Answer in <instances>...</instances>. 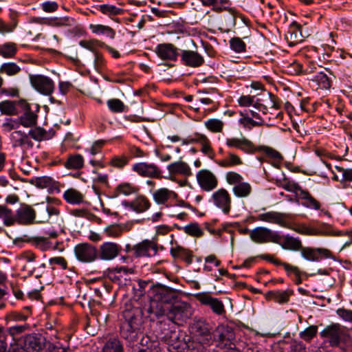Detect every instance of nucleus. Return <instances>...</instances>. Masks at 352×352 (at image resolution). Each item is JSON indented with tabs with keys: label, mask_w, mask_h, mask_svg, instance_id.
<instances>
[{
	"label": "nucleus",
	"mask_w": 352,
	"mask_h": 352,
	"mask_svg": "<svg viewBox=\"0 0 352 352\" xmlns=\"http://www.w3.org/2000/svg\"><path fill=\"white\" fill-rule=\"evenodd\" d=\"M208 130L214 133L221 132L223 130V123L218 119H210L205 122Z\"/></svg>",
	"instance_id": "obj_53"
},
{
	"label": "nucleus",
	"mask_w": 352,
	"mask_h": 352,
	"mask_svg": "<svg viewBox=\"0 0 352 352\" xmlns=\"http://www.w3.org/2000/svg\"><path fill=\"white\" fill-rule=\"evenodd\" d=\"M154 301L160 302L163 306L172 305L180 298V292L177 289L157 283L153 287Z\"/></svg>",
	"instance_id": "obj_5"
},
{
	"label": "nucleus",
	"mask_w": 352,
	"mask_h": 352,
	"mask_svg": "<svg viewBox=\"0 0 352 352\" xmlns=\"http://www.w3.org/2000/svg\"><path fill=\"white\" fill-rule=\"evenodd\" d=\"M133 170L143 177L151 178L162 177V171L154 164L137 163L133 165Z\"/></svg>",
	"instance_id": "obj_19"
},
{
	"label": "nucleus",
	"mask_w": 352,
	"mask_h": 352,
	"mask_svg": "<svg viewBox=\"0 0 352 352\" xmlns=\"http://www.w3.org/2000/svg\"><path fill=\"white\" fill-rule=\"evenodd\" d=\"M122 232V226L118 224L109 226L104 230V232L107 234V236L113 237L120 236Z\"/></svg>",
	"instance_id": "obj_55"
},
{
	"label": "nucleus",
	"mask_w": 352,
	"mask_h": 352,
	"mask_svg": "<svg viewBox=\"0 0 352 352\" xmlns=\"http://www.w3.org/2000/svg\"><path fill=\"white\" fill-rule=\"evenodd\" d=\"M170 174H182L186 176L191 175L192 173L189 166L183 161H178L170 164L167 166Z\"/></svg>",
	"instance_id": "obj_32"
},
{
	"label": "nucleus",
	"mask_w": 352,
	"mask_h": 352,
	"mask_svg": "<svg viewBox=\"0 0 352 352\" xmlns=\"http://www.w3.org/2000/svg\"><path fill=\"white\" fill-rule=\"evenodd\" d=\"M28 134L31 136L32 138L36 141H41L44 139L46 131L41 127H35L29 131Z\"/></svg>",
	"instance_id": "obj_54"
},
{
	"label": "nucleus",
	"mask_w": 352,
	"mask_h": 352,
	"mask_svg": "<svg viewBox=\"0 0 352 352\" xmlns=\"http://www.w3.org/2000/svg\"><path fill=\"white\" fill-rule=\"evenodd\" d=\"M291 352H307L305 344L301 341L293 340L290 344Z\"/></svg>",
	"instance_id": "obj_62"
},
{
	"label": "nucleus",
	"mask_w": 352,
	"mask_h": 352,
	"mask_svg": "<svg viewBox=\"0 0 352 352\" xmlns=\"http://www.w3.org/2000/svg\"><path fill=\"white\" fill-rule=\"evenodd\" d=\"M226 180L230 184L236 185L242 182L243 177L239 173L231 171L226 174Z\"/></svg>",
	"instance_id": "obj_57"
},
{
	"label": "nucleus",
	"mask_w": 352,
	"mask_h": 352,
	"mask_svg": "<svg viewBox=\"0 0 352 352\" xmlns=\"http://www.w3.org/2000/svg\"><path fill=\"white\" fill-rule=\"evenodd\" d=\"M161 342L167 344L168 350L170 352H182L183 346L185 344L182 339V334L177 329Z\"/></svg>",
	"instance_id": "obj_25"
},
{
	"label": "nucleus",
	"mask_w": 352,
	"mask_h": 352,
	"mask_svg": "<svg viewBox=\"0 0 352 352\" xmlns=\"http://www.w3.org/2000/svg\"><path fill=\"white\" fill-rule=\"evenodd\" d=\"M65 200L70 204H79L83 201V195L74 188L67 190L63 194Z\"/></svg>",
	"instance_id": "obj_38"
},
{
	"label": "nucleus",
	"mask_w": 352,
	"mask_h": 352,
	"mask_svg": "<svg viewBox=\"0 0 352 352\" xmlns=\"http://www.w3.org/2000/svg\"><path fill=\"white\" fill-rule=\"evenodd\" d=\"M138 190L139 189L138 187L133 186L130 183H121L120 184L118 185L115 188V191L112 195V197H117L120 194L128 196L131 194L137 192Z\"/></svg>",
	"instance_id": "obj_36"
},
{
	"label": "nucleus",
	"mask_w": 352,
	"mask_h": 352,
	"mask_svg": "<svg viewBox=\"0 0 352 352\" xmlns=\"http://www.w3.org/2000/svg\"><path fill=\"white\" fill-rule=\"evenodd\" d=\"M167 308L157 301L152 302L150 306L146 309V318L151 322H156L161 320L163 318H166Z\"/></svg>",
	"instance_id": "obj_26"
},
{
	"label": "nucleus",
	"mask_w": 352,
	"mask_h": 352,
	"mask_svg": "<svg viewBox=\"0 0 352 352\" xmlns=\"http://www.w3.org/2000/svg\"><path fill=\"white\" fill-rule=\"evenodd\" d=\"M250 239L255 243H264L272 242L279 243L282 239L278 232L271 230L265 227H257L253 229L250 234Z\"/></svg>",
	"instance_id": "obj_7"
},
{
	"label": "nucleus",
	"mask_w": 352,
	"mask_h": 352,
	"mask_svg": "<svg viewBox=\"0 0 352 352\" xmlns=\"http://www.w3.org/2000/svg\"><path fill=\"white\" fill-rule=\"evenodd\" d=\"M188 328L192 340L186 345L210 346L212 344V327L206 319L195 317L189 324Z\"/></svg>",
	"instance_id": "obj_1"
},
{
	"label": "nucleus",
	"mask_w": 352,
	"mask_h": 352,
	"mask_svg": "<svg viewBox=\"0 0 352 352\" xmlns=\"http://www.w3.org/2000/svg\"><path fill=\"white\" fill-rule=\"evenodd\" d=\"M195 297L201 304L210 307L214 314L222 315L226 313L222 301L211 296L208 293H198L195 295Z\"/></svg>",
	"instance_id": "obj_11"
},
{
	"label": "nucleus",
	"mask_w": 352,
	"mask_h": 352,
	"mask_svg": "<svg viewBox=\"0 0 352 352\" xmlns=\"http://www.w3.org/2000/svg\"><path fill=\"white\" fill-rule=\"evenodd\" d=\"M16 52V45L13 43H6L0 45V55L5 58L12 57Z\"/></svg>",
	"instance_id": "obj_48"
},
{
	"label": "nucleus",
	"mask_w": 352,
	"mask_h": 352,
	"mask_svg": "<svg viewBox=\"0 0 352 352\" xmlns=\"http://www.w3.org/2000/svg\"><path fill=\"white\" fill-rule=\"evenodd\" d=\"M318 327L316 325H310L304 331L300 332V338L306 342H310L316 335Z\"/></svg>",
	"instance_id": "obj_49"
},
{
	"label": "nucleus",
	"mask_w": 352,
	"mask_h": 352,
	"mask_svg": "<svg viewBox=\"0 0 352 352\" xmlns=\"http://www.w3.org/2000/svg\"><path fill=\"white\" fill-rule=\"evenodd\" d=\"M257 150H263L268 156L273 159L278 160H282L283 159L282 155L278 151L268 146H262Z\"/></svg>",
	"instance_id": "obj_61"
},
{
	"label": "nucleus",
	"mask_w": 352,
	"mask_h": 352,
	"mask_svg": "<svg viewBox=\"0 0 352 352\" xmlns=\"http://www.w3.org/2000/svg\"><path fill=\"white\" fill-rule=\"evenodd\" d=\"M23 241L32 243L35 247L45 252L50 248L51 243L47 237L33 236L23 239Z\"/></svg>",
	"instance_id": "obj_35"
},
{
	"label": "nucleus",
	"mask_w": 352,
	"mask_h": 352,
	"mask_svg": "<svg viewBox=\"0 0 352 352\" xmlns=\"http://www.w3.org/2000/svg\"><path fill=\"white\" fill-rule=\"evenodd\" d=\"M320 336L322 338H327L330 346L336 347L341 343H346L350 339V336L338 323H332L327 325L321 332Z\"/></svg>",
	"instance_id": "obj_3"
},
{
	"label": "nucleus",
	"mask_w": 352,
	"mask_h": 352,
	"mask_svg": "<svg viewBox=\"0 0 352 352\" xmlns=\"http://www.w3.org/2000/svg\"><path fill=\"white\" fill-rule=\"evenodd\" d=\"M166 307L167 308L166 317L176 322L185 321L190 314L189 304L182 301L181 298L172 305H168Z\"/></svg>",
	"instance_id": "obj_6"
},
{
	"label": "nucleus",
	"mask_w": 352,
	"mask_h": 352,
	"mask_svg": "<svg viewBox=\"0 0 352 352\" xmlns=\"http://www.w3.org/2000/svg\"><path fill=\"white\" fill-rule=\"evenodd\" d=\"M21 68L14 63H6L0 67V73H6L8 76L18 74Z\"/></svg>",
	"instance_id": "obj_51"
},
{
	"label": "nucleus",
	"mask_w": 352,
	"mask_h": 352,
	"mask_svg": "<svg viewBox=\"0 0 352 352\" xmlns=\"http://www.w3.org/2000/svg\"><path fill=\"white\" fill-rule=\"evenodd\" d=\"M36 212L31 206L21 204V207L16 210V223L21 225L34 223Z\"/></svg>",
	"instance_id": "obj_16"
},
{
	"label": "nucleus",
	"mask_w": 352,
	"mask_h": 352,
	"mask_svg": "<svg viewBox=\"0 0 352 352\" xmlns=\"http://www.w3.org/2000/svg\"><path fill=\"white\" fill-rule=\"evenodd\" d=\"M97 8L102 14L109 16L119 15L123 12V10L122 8H117L113 5L102 4L98 6Z\"/></svg>",
	"instance_id": "obj_45"
},
{
	"label": "nucleus",
	"mask_w": 352,
	"mask_h": 352,
	"mask_svg": "<svg viewBox=\"0 0 352 352\" xmlns=\"http://www.w3.org/2000/svg\"><path fill=\"white\" fill-rule=\"evenodd\" d=\"M32 87L44 95H50L54 90V82L48 77L42 75H30Z\"/></svg>",
	"instance_id": "obj_12"
},
{
	"label": "nucleus",
	"mask_w": 352,
	"mask_h": 352,
	"mask_svg": "<svg viewBox=\"0 0 352 352\" xmlns=\"http://www.w3.org/2000/svg\"><path fill=\"white\" fill-rule=\"evenodd\" d=\"M121 250V246L117 243L105 242L100 245L99 252H98V257L101 260H112L120 254Z\"/></svg>",
	"instance_id": "obj_21"
},
{
	"label": "nucleus",
	"mask_w": 352,
	"mask_h": 352,
	"mask_svg": "<svg viewBox=\"0 0 352 352\" xmlns=\"http://www.w3.org/2000/svg\"><path fill=\"white\" fill-rule=\"evenodd\" d=\"M144 311L141 307L131 305H125L122 311L123 321L129 323L144 326Z\"/></svg>",
	"instance_id": "obj_13"
},
{
	"label": "nucleus",
	"mask_w": 352,
	"mask_h": 352,
	"mask_svg": "<svg viewBox=\"0 0 352 352\" xmlns=\"http://www.w3.org/2000/svg\"><path fill=\"white\" fill-rule=\"evenodd\" d=\"M177 322L170 320L168 317L163 318L161 320H157L155 323L154 331L157 338L160 340H162L168 335L172 333L173 331L177 329L176 324Z\"/></svg>",
	"instance_id": "obj_14"
},
{
	"label": "nucleus",
	"mask_w": 352,
	"mask_h": 352,
	"mask_svg": "<svg viewBox=\"0 0 352 352\" xmlns=\"http://www.w3.org/2000/svg\"><path fill=\"white\" fill-rule=\"evenodd\" d=\"M337 314L344 320L352 322V310L339 309L337 310Z\"/></svg>",
	"instance_id": "obj_64"
},
{
	"label": "nucleus",
	"mask_w": 352,
	"mask_h": 352,
	"mask_svg": "<svg viewBox=\"0 0 352 352\" xmlns=\"http://www.w3.org/2000/svg\"><path fill=\"white\" fill-rule=\"evenodd\" d=\"M107 104L113 113H122L125 111L126 106L118 98L109 99L107 101Z\"/></svg>",
	"instance_id": "obj_43"
},
{
	"label": "nucleus",
	"mask_w": 352,
	"mask_h": 352,
	"mask_svg": "<svg viewBox=\"0 0 352 352\" xmlns=\"http://www.w3.org/2000/svg\"><path fill=\"white\" fill-rule=\"evenodd\" d=\"M226 144L228 147L236 148L247 153H254L257 151L254 143L245 138L241 139L236 138H228Z\"/></svg>",
	"instance_id": "obj_24"
},
{
	"label": "nucleus",
	"mask_w": 352,
	"mask_h": 352,
	"mask_svg": "<svg viewBox=\"0 0 352 352\" xmlns=\"http://www.w3.org/2000/svg\"><path fill=\"white\" fill-rule=\"evenodd\" d=\"M251 190V186L246 182H241L235 185L233 188V192L238 197H245L248 196L250 194Z\"/></svg>",
	"instance_id": "obj_41"
},
{
	"label": "nucleus",
	"mask_w": 352,
	"mask_h": 352,
	"mask_svg": "<svg viewBox=\"0 0 352 352\" xmlns=\"http://www.w3.org/2000/svg\"><path fill=\"white\" fill-rule=\"evenodd\" d=\"M214 204L222 209L225 214H228L231 207V199L228 191L221 188L214 192L212 196Z\"/></svg>",
	"instance_id": "obj_23"
},
{
	"label": "nucleus",
	"mask_w": 352,
	"mask_h": 352,
	"mask_svg": "<svg viewBox=\"0 0 352 352\" xmlns=\"http://www.w3.org/2000/svg\"><path fill=\"white\" fill-rule=\"evenodd\" d=\"M220 166L221 167H230V166H234L236 165H241L243 164V162L241 159L236 155L229 153L228 157L227 158H225L222 160H220L217 162Z\"/></svg>",
	"instance_id": "obj_40"
},
{
	"label": "nucleus",
	"mask_w": 352,
	"mask_h": 352,
	"mask_svg": "<svg viewBox=\"0 0 352 352\" xmlns=\"http://www.w3.org/2000/svg\"><path fill=\"white\" fill-rule=\"evenodd\" d=\"M63 165L67 169H80L84 165L83 157L80 154L71 155Z\"/></svg>",
	"instance_id": "obj_37"
},
{
	"label": "nucleus",
	"mask_w": 352,
	"mask_h": 352,
	"mask_svg": "<svg viewBox=\"0 0 352 352\" xmlns=\"http://www.w3.org/2000/svg\"><path fill=\"white\" fill-rule=\"evenodd\" d=\"M128 162L129 159L126 156H115L111 159L110 164L114 167L122 168L128 164Z\"/></svg>",
	"instance_id": "obj_56"
},
{
	"label": "nucleus",
	"mask_w": 352,
	"mask_h": 352,
	"mask_svg": "<svg viewBox=\"0 0 352 352\" xmlns=\"http://www.w3.org/2000/svg\"><path fill=\"white\" fill-rule=\"evenodd\" d=\"M135 257L151 256L157 253V245L152 241L146 239L133 247Z\"/></svg>",
	"instance_id": "obj_18"
},
{
	"label": "nucleus",
	"mask_w": 352,
	"mask_h": 352,
	"mask_svg": "<svg viewBox=\"0 0 352 352\" xmlns=\"http://www.w3.org/2000/svg\"><path fill=\"white\" fill-rule=\"evenodd\" d=\"M181 63L188 67H199L204 63V59L198 52L192 50H182Z\"/></svg>",
	"instance_id": "obj_20"
},
{
	"label": "nucleus",
	"mask_w": 352,
	"mask_h": 352,
	"mask_svg": "<svg viewBox=\"0 0 352 352\" xmlns=\"http://www.w3.org/2000/svg\"><path fill=\"white\" fill-rule=\"evenodd\" d=\"M76 258L82 262H92L98 258L96 248L88 243H82L74 248Z\"/></svg>",
	"instance_id": "obj_10"
},
{
	"label": "nucleus",
	"mask_w": 352,
	"mask_h": 352,
	"mask_svg": "<svg viewBox=\"0 0 352 352\" xmlns=\"http://www.w3.org/2000/svg\"><path fill=\"white\" fill-rule=\"evenodd\" d=\"M5 214L2 217L3 219V223L6 226H13L16 223V214L14 216L12 215V211L11 209L7 207Z\"/></svg>",
	"instance_id": "obj_58"
},
{
	"label": "nucleus",
	"mask_w": 352,
	"mask_h": 352,
	"mask_svg": "<svg viewBox=\"0 0 352 352\" xmlns=\"http://www.w3.org/2000/svg\"><path fill=\"white\" fill-rule=\"evenodd\" d=\"M230 48L236 53L245 52L246 44L239 37H233L230 40Z\"/></svg>",
	"instance_id": "obj_50"
},
{
	"label": "nucleus",
	"mask_w": 352,
	"mask_h": 352,
	"mask_svg": "<svg viewBox=\"0 0 352 352\" xmlns=\"http://www.w3.org/2000/svg\"><path fill=\"white\" fill-rule=\"evenodd\" d=\"M29 327L28 324L24 325H14L7 329L6 333H8L10 336L14 337L16 335L24 332Z\"/></svg>",
	"instance_id": "obj_59"
},
{
	"label": "nucleus",
	"mask_w": 352,
	"mask_h": 352,
	"mask_svg": "<svg viewBox=\"0 0 352 352\" xmlns=\"http://www.w3.org/2000/svg\"><path fill=\"white\" fill-rule=\"evenodd\" d=\"M292 230L298 233L307 235H316L318 232L316 229L310 228L305 226L298 228H294Z\"/></svg>",
	"instance_id": "obj_63"
},
{
	"label": "nucleus",
	"mask_w": 352,
	"mask_h": 352,
	"mask_svg": "<svg viewBox=\"0 0 352 352\" xmlns=\"http://www.w3.org/2000/svg\"><path fill=\"white\" fill-rule=\"evenodd\" d=\"M170 197V190L167 188H160L153 193L154 200L158 204H164Z\"/></svg>",
	"instance_id": "obj_47"
},
{
	"label": "nucleus",
	"mask_w": 352,
	"mask_h": 352,
	"mask_svg": "<svg viewBox=\"0 0 352 352\" xmlns=\"http://www.w3.org/2000/svg\"><path fill=\"white\" fill-rule=\"evenodd\" d=\"M289 217V215L286 213L270 211L259 214L257 216V219L262 221L276 223L283 227L289 228L287 222L286 221V219Z\"/></svg>",
	"instance_id": "obj_22"
},
{
	"label": "nucleus",
	"mask_w": 352,
	"mask_h": 352,
	"mask_svg": "<svg viewBox=\"0 0 352 352\" xmlns=\"http://www.w3.org/2000/svg\"><path fill=\"white\" fill-rule=\"evenodd\" d=\"M155 287V285H153L151 280H143L140 279L138 280L137 285L133 286L134 297L137 298V300L140 299L146 294L147 288H149L148 291L153 295V287Z\"/></svg>",
	"instance_id": "obj_29"
},
{
	"label": "nucleus",
	"mask_w": 352,
	"mask_h": 352,
	"mask_svg": "<svg viewBox=\"0 0 352 352\" xmlns=\"http://www.w3.org/2000/svg\"><path fill=\"white\" fill-rule=\"evenodd\" d=\"M293 294V291L287 289L284 291L271 290L265 294V298L267 300H273L278 304H286L289 301L290 296Z\"/></svg>",
	"instance_id": "obj_28"
},
{
	"label": "nucleus",
	"mask_w": 352,
	"mask_h": 352,
	"mask_svg": "<svg viewBox=\"0 0 352 352\" xmlns=\"http://www.w3.org/2000/svg\"><path fill=\"white\" fill-rule=\"evenodd\" d=\"M338 171L342 173V182L352 183V168H344L341 166H336Z\"/></svg>",
	"instance_id": "obj_60"
},
{
	"label": "nucleus",
	"mask_w": 352,
	"mask_h": 352,
	"mask_svg": "<svg viewBox=\"0 0 352 352\" xmlns=\"http://www.w3.org/2000/svg\"><path fill=\"white\" fill-rule=\"evenodd\" d=\"M184 232L192 236L201 237L204 235V231L196 222L190 223L184 228Z\"/></svg>",
	"instance_id": "obj_46"
},
{
	"label": "nucleus",
	"mask_w": 352,
	"mask_h": 352,
	"mask_svg": "<svg viewBox=\"0 0 352 352\" xmlns=\"http://www.w3.org/2000/svg\"><path fill=\"white\" fill-rule=\"evenodd\" d=\"M155 52L163 60L176 61L179 55V49L172 43L158 44Z\"/></svg>",
	"instance_id": "obj_17"
},
{
	"label": "nucleus",
	"mask_w": 352,
	"mask_h": 352,
	"mask_svg": "<svg viewBox=\"0 0 352 352\" xmlns=\"http://www.w3.org/2000/svg\"><path fill=\"white\" fill-rule=\"evenodd\" d=\"M197 179L201 188L205 191L212 190L218 184L215 175L206 169H202L197 173Z\"/></svg>",
	"instance_id": "obj_15"
},
{
	"label": "nucleus",
	"mask_w": 352,
	"mask_h": 352,
	"mask_svg": "<svg viewBox=\"0 0 352 352\" xmlns=\"http://www.w3.org/2000/svg\"><path fill=\"white\" fill-rule=\"evenodd\" d=\"M170 253L174 258H182L188 264H190L192 262L191 252L180 245H177L175 248H171Z\"/></svg>",
	"instance_id": "obj_33"
},
{
	"label": "nucleus",
	"mask_w": 352,
	"mask_h": 352,
	"mask_svg": "<svg viewBox=\"0 0 352 352\" xmlns=\"http://www.w3.org/2000/svg\"><path fill=\"white\" fill-rule=\"evenodd\" d=\"M301 256L307 261L318 262L322 258H332L335 260V256L332 252L326 248L302 247L300 250Z\"/></svg>",
	"instance_id": "obj_9"
},
{
	"label": "nucleus",
	"mask_w": 352,
	"mask_h": 352,
	"mask_svg": "<svg viewBox=\"0 0 352 352\" xmlns=\"http://www.w3.org/2000/svg\"><path fill=\"white\" fill-rule=\"evenodd\" d=\"M283 241L278 243L284 250L292 251H300L302 245L301 241L298 238H295L289 235L282 236Z\"/></svg>",
	"instance_id": "obj_30"
},
{
	"label": "nucleus",
	"mask_w": 352,
	"mask_h": 352,
	"mask_svg": "<svg viewBox=\"0 0 352 352\" xmlns=\"http://www.w3.org/2000/svg\"><path fill=\"white\" fill-rule=\"evenodd\" d=\"M333 78H335V76L332 72L324 68V71L318 72L312 80L318 84L320 89L329 90L332 85Z\"/></svg>",
	"instance_id": "obj_27"
},
{
	"label": "nucleus",
	"mask_w": 352,
	"mask_h": 352,
	"mask_svg": "<svg viewBox=\"0 0 352 352\" xmlns=\"http://www.w3.org/2000/svg\"><path fill=\"white\" fill-rule=\"evenodd\" d=\"M143 331L144 326L129 323L123 320L121 322L120 336L129 344L137 342L140 336L143 334Z\"/></svg>",
	"instance_id": "obj_8"
},
{
	"label": "nucleus",
	"mask_w": 352,
	"mask_h": 352,
	"mask_svg": "<svg viewBox=\"0 0 352 352\" xmlns=\"http://www.w3.org/2000/svg\"><path fill=\"white\" fill-rule=\"evenodd\" d=\"M30 135L28 133L21 131H15L11 133V138L14 141V146H22L27 138Z\"/></svg>",
	"instance_id": "obj_52"
},
{
	"label": "nucleus",
	"mask_w": 352,
	"mask_h": 352,
	"mask_svg": "<svg viewBox=\"0 0 352 352\" xmlns=\"http://www.w3.org/2000/svg\"><path fill=\"white\" fill-rule=\"evenodd\" d=\"M52 177L49 176H42L34 177L28 181L32 185H34L38 188H46L52 182Z\"/></svg>",
	"instance_id": "obj_44"
},
{
	"label": "nucleus",
	"mask_w": 352,
	"mask_h": 352,
	"mask_svg": "<svg viewBox=\"0 0 352 352\" xmlns=\"http://www.w3.org/2000/svg\"><path fill=\"white\" fill-rule=\"evenodd\" d=\"M150 202L143 195H139L135 199L134 211L138 213L143 212L150 208Z\"/></svg>",
	"instance_id": "obj_42"
},
{
	"label": "nucleus",
	"mask_w": 352,
	"mask_h": 352,
	"mask_svg": "<svg viewBox=\"0 0 352 352\" xmlns=\"http://www.w3.org/2000/svg\"><path fill=\"white\" fill-rule=\"evenodd\" d=\"M235 338V328L228 324H219L212 333L213 342L220 348L230 346Z\"/></svg>",
	"instance_id": "obj_4"
},
{
	"label": "nucleus",
	"mask_w": 352,
	"mask_h": 352,
	"mask_svg": "<svg viewBox=\"0 0 352 352\" xmlns=\"http://www.w3.org/2000/svg\"><path fill=\"white\" fill-rule=\"evenodd\" d=\"M16 100H4L0 102V111L1 114L7 116L18 115L19 111L16 107Z\"/></svg>",
	"instance_id": "obj_39"
},
{
	"label": "nucleus",
	"mask_w": 352,
	"mask_h": 352,
	"mask_svg": "<svg viewBox=\"0 0 352 352\" xmlns=\"http://www.w3.org/2000/svg\"><path fill=\"white\" fill-rule=\"evenodd\" d=\"M102 352H124L122 342L116 338H111L104 344Z\"/></svg>",
	"instance_id": "obj_34"
},
{
	"label": "nucleus",
	"mask_w": 352,
	"mask_h": 352,
	"mask_svg": "<svg viewBox=\"0 0 352 352\" xmlns=\"http://www.w3.org/2000/svg\"><path fill=\"white\" fill-rule=\"evenodd\" d=\"M16 342L24 352H41L47 347L49 342L42 333H32L21 336Z\"/></svg>",
	"instance_id": "obj_2"
},
{
	"label": "nucleus",
	"mask_w": 352,
	"mask_h": 352,
	"mask_svg": "<svg viewBox=\"0 0 352 352\" xmlns=\"http://www.w3.org/2000/svg\"><path fill=\"white\" fill-rule=\"evenodd\" d=\"M38 116L31 109L24 111L23 114L14 120V122L19 123L25 127H32L36 124Z\"/></svg>",
	"instance_id": "obj_31"
}]
</instances>
